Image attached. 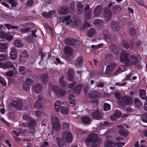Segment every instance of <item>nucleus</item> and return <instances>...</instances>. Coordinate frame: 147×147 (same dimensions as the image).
Returning a JSON list of instances; mask_svg holds the SVG:
<instances>
[{"label":"nucleus","instance_id":"10","mask_svg":"<svg viewBox=\"0 0 147 147\" xmlns=\"http://www.w3.org/2000/svg\"><path fill=\"white\" fill-rule=\"evenodd\" d=\"M78 42L77 39H74L71 38H66L65 41V44L70 46H74L77 44Z\"/></svg>","mask_w":147,"mask_h":147},{"label":"nucleus","instance_id":"32","mask_svg":"<svg viewBox=\"0 0 147 147\" xmlns=\"http://www.w3.org/2000/svg\"><path fill=\"white\" fill-rule=\"evenodd\" d=\"M105 147H116L115 143L111 141H106L104 144Z\"/></svg>","mask_w":147,"mask_h":147},{"label":"nucleus","instance_id":"1","mask_svg":"<svg viewBox=\"0 0 147 147\" xmlns=\"http://www.w3.org/2000/svg\"><path fill=\"white\" fill-rule=\"evenodd\" d=\"M121 62H125L127 66L136 65L138 61L137 57L134 55H131L129 57V54L124 51H122L120 56Z\"/></svg>","mask_w":147,"mask_h":147},{"label":"nucleus","instance_id":"45","mask_svg":"<svg viewBox=\"0 0 147 147\" xmlns=\"http://www.w3.org/2000/svg\"><path fill=\"white\" fill-rule=\"evenodd\" d=\"M60 112L63 114H66L68 112V109L64 107H61Z\"/></svg>","mask_w":147,"mask_h":147},{"label":"nucleus","instance_id":"27","mask_svg":"<svg viewBox=\"0 0 147 147\" xmlns=\"http://www.w3.org/2000/svg\"><path fill=\"white\" fill-rule=\"evenodd\" d=\"M64 76H61V78L59 79V82L60 86L61 87H65L67 86V84L66 82L63 80Z\"/></svg>","mask_w":147,"mask_h":147},{"label":"nucleus","instance_id":"56","mask_svg":"<svg viewBox=\"0 0 147 147\" xmlns=\"http://www.w3.org/2000/svg\"><path fill=\"white\" fill-rule=\"evenodd\" d=\"M23 117L24 119L27 121H30V120H31V119H32L30 117L29 115L26 114L24 115Z\"/></svg>","mask_w":147,"mask_h":147},{"label":"nucleus","instance_id":"26","mask_svg":"<svg viewBox=\"0 0 147 147\" xmlns=\"http://www.w3.org/2000/svg\"><path fill=\"white\" fill-rule=\"evenodd\" d=\"M13 44L16 47L21 48L24 46L22 40L20 39L15 40L13 41Z\"/></svg>","mask_w":147,"mask_h":147},{"label":"nucleus","instance_id":"63","mask_svg":"<svg viewBox=\"0 0 147 147\" xmlns=\"http://www.w3.org/2000/svg\"><path fill=\"white\" fill-rule=\"evenodd\" d=\"M84 92L86 94L89 93L90 91L89 88L87 85L84 86Z\"/></svg>","mask_w":147,"mask_h":147},{"label":"nucleus","instance_id":"47","mask_svg":"<svg viewBox=\"0 0 147 147\" xmlns=\"http://www.w3.org/2000/svg\"><path fill=\"white\" fill-rule=\"evenodd\" d=\"M121 8L120 5H116L114 6L112 8L113 11L115 13V12L121 10Z\"/></svg>","mask_w":147,"mask_h":147},{"label":"nucleus","instance_id":"41","mask_svg":"<svg viewBox=\"0 0 147 147\" xmlns=\"http://www.w3.org/2000/svg\"><path fill=\"white\" fill-rule=\"evenodd\" d=\"M5 26L8 30L10 29H18V26H11V25L9 24H4Z\"/></svg>","mask_w":147,"mask_h":147},{"label":"nucleus","instance_id":"61","mask_svg":"<svg viewBox=\"0 0 147 147\" xmlns=\"http://www.w3.org/2000/svg\"><path fill=\"white\" fill-rule=\"evenodd\" d=\"M9 58L10 59L12 60L15 59L17 57V54L10 53Z\"/></svg>","mask_w":147,"mask_h":147},{"label":"nucleus","instance_id":"22","mask_svg":"<svg viewBox=\"0 0 147 147\" xmlns=\"http://www.w3.org/2000/svg\"><path fill=\"white\" fill-rule=\"evenodd\" d=\"M122 101L125 105H129L132 103L131 99L127 96H124L121 98Z\"/></svg>","mask_w":147,"mask_h":147},{"label":"nucleus","instance_id":"50","mask_svg":"<svg viewBox=\"0 0 147 147\" xmlns=\"http://www.w3.org/2000/svg\"><path fill=\"white\" fill-rule=\"evenodd\" d=\"M103 23V21L99 19L95 20L94 21V24L95 25H98Z\"/></svg>","mask_w":147,"mask_h":147},{"label":"nucleus","instance_id":"28","mask_svg":"<svg viewBox=\"0 0 147 147\" xmlns=\"http://www.w3.org/2000/svg\"><path fill=\"white\" fill-rule=\"evenodd\" d=\"M82 88V85L80 84H77L74 89V91L76 94H79Z\"/></svg>","mask_w":147,"mask_h":147},{"label":"nucleus","instance_id":"36","mask_svg":"<svg viewBox=\"0 0 147 147\" xmlns=\"http://www.w3.org/2000/svg\"><path fill=\"white\" fill-rule=\"evenodd\" d=\"M119 132L122 136L125 137H127L129 134V131L125 129H120Z\"/></svg>","mask_w":147,"mask_h":147},{"label":"nucleus","instance_id":"64","mask_svg":"<svg viewBox=\"0 0 147 147\" xmlns=\"http://www.w3.org/2000/svg\"><path fill=\"white\" fill-rule=\"evenodd\" d=\"M25 82L27 83L28 84L31 85V84L33 83V80L30 78H28L26 80Z\"/></svg>","mask_w":147,"mask_h":147},{"label":"nucleus","instance_id":"24","mask_svg":"<svg viewBox=\"0 0 147 147\" xmlns=\"http://www.w3.org/2000/svg\"><path fill=\"white\" fill-rule=\"evenodd\" d=\"M70 18V16H63L60 18V22L65 23L66 25H68L69 24V22L71 21Z\"/></svg>","mask_w":147,"mask_h":147},{"label":"nucleus","instance_id":"44","mask_svg":"<svg viewBox=\"0 0 147 147\" xmlns=\"http://www.w3.org/2000/svg\"><path fill=\"white\" fill-rule=\"evenodd\" d=\"M121 45L122 47L126 49H128L129 47V45L127 42L125 40L122 41Z\"/></svg>","mask_w":147,"mask_h":147},{"label":"nucleus","instance_id":"35","mask_svg":"<svg viewBox=\"0 0 147 147\" xmlns=\"http://www.w3.org/2000/svg\"><path fill=\"white\" fill-rule=\"evenodd\" d=\"M36 123L35 121L33 119H31V120L29 121L28 124V127L29 128L31 129H35V126L36 125Z\"/></svg>","mask_w":147,"mask_h":147},{"label":"nucleus","instance_id":"12","mask_svg":"<svg viewBox=\"0 0 147 147\" xmlns=\"http://www.w3.org/2000/svg\"><path fill=\"white\" fill-rule=\"evenodd\" d=\"M43 89V85L41 83L36 84L33 86L32 88L33 91L36 93L40 92Z\"/></svg>","mask_w":147,"mask_h":147},{"label":"nucleus","instance_id":"43","mask_svg":"<svg viewBox=\"0 0 147 147\" xmlns=\"http://www.w3.org/2000/svg\"><path fill=\"white\" fill-rule=\"evenodd\" d=\"M42 104L39 101H36L34 104V107L38 109H39L42 108Z\"/></svg>","mask_w":147,"mask_h":147},{"label":"nucleus","instance_id":"39","mask_svg":"<svg viewBox=\"0 0 147 147\" xmlns=\"http://www.w3.org/2000/svg\"><path fill=\"white\" fill-rule=\"evenodd\" d=\"M80 22V19L79 18H77L75 19L73 23V26L77 28Z\"/></svg>","mask_w":147,"mask_h":147},{"label":"nucleus","instance_id":"51","mask_svg":"<svg viewBox=\"0 0 147 147\" xmlns=\"http://www.w3.org/2000/svg\"><path fill=\"white\" fill-rule=\"evenodd\" d=\"M117 127L118 128H120L121 129H123V128H130L129 126L127 125L126 124H120L117 125Z\"/></svg>","mask_w":147,"mask_h":147},{"label":"nucleus","instance_id":"14","mask_svg":"<svg viewBox=\"0 0 147 147\" xmlns=\"http://www.w3.org/2000/svg\"><path fill=\"white\" fill-rule=\"evenodd\" d=\"M0 67L4 69L6 68H13L15 69V67L13 64L11 62L9 61H7L5 63L3 64L2 63H0Z\"/></svg>","mask_w":147,"mask_h":147},{"label":"nucleus","instance_id":"21","mask_svg":"<svg viewBox=\"0 0 147 147\" xmlns=\"http://www.w3.org/2000/svg\"><path fill=\"white\" fill-rule=\"evenodd\" d=\"M110 48L115 54L118 55L119 53V49L115 44L113 43L111 44Z\"/></svg>","mask_w":147,"mask_h":147},{"label":"nucleus","instance_id":"53","mask_svg":"<svg viewBox=\"0 0 147 147\" xmlns=\"http://www.w3.org/2000/svg\"><path fill=\"white\" fill-rule=\"evenodd\" d=\"M113 55L110 53L107 54L106 55V59L109 61L112 60L113 58Z\"/></svg>","mask_w":147,"mask_h":147},{"label":"nucleus","instance_id":"52","mask_svg":"<svg viewBox=\"0 0 147 147\" xmlns=\"http://www.w3.org/2000/svg\"><path fill=\"white\" fill-rule=\"evenodd\" d=\"M141 119L143 122L147 123V113H144L142 115Z\"/></svg>","mask_w":147,"mask_h":147},{"label":"nucleus","instance_id":"17","mask_svg":"<svg viewBox=\"0 0 147 147\" xmlns=\"http://www.w3.org/2000/svg\"><path fill=\"white\" fill-rule=\"evenodd\" d=\"M18 71L22 75L26 76L28 74L30 71L28 69H26L24 66H20L18 69Z\"/></svg>","mask_w":147,"mask_h":147},{"label":"nucleus","instance_id":"34","mask_svg":"<svg viewBox=\"0 0 147 147\" xmlns=\"http://www.w3.org/2000/svg\"><path fill=\"white\" fill-rule=\"evenodd\" d=\"M7 49V45L5 43H0V52H1L5 51Z\"/></svg>","mask_w":147,"mask_h":147},{"label":"nucleus","instance_id":"60","mask_svg":"<svg viewBox=\"0 0 147 147\" xmlns=\"http://www.w3.org/2000/svg\"><path fill=\"white\" fill-rule=\"evenodd\" d=\"M7 58V56L3 54H0V61H4L6 60Z\"/></svg>","mask_w":147,"mask_h":147},{"label":"nucleus","instance_id":"6","mask_svg":"<svg viewBox=\"0 0 147 147\" xmlns=\"http://www.w3.org/2000/svg\"><path fill=\"white\" fill-rule=\"evenodd\" d=\"M63 138L65 141L69 143H71L73 141L71 133L70 132H65L62 134Z\"/></svg>","mask_w":147,"mask_h":147},{"label":"nucleus","instance_id":"18","mask_svg":"<svg viewBox=\"0 0 147 147\" xmlns=\"http://www.w3.org/2000/svg\"><path fill=\"white\" fill-rule=\"evenodd\" d=\"M57 143L59 147H66L65 142L61 138L57 137L55 138Z\"/></svg>","mask_w":147,"mask_h":147},{"label":"nucleus","instance_id":"49","mask_svg":"<svg viewBox=\"0 0 147 147\" xmlns=\"http://www.w3.org/2000/svg\"><path fill=\"white\" fill-rule=\"evenodd\" d=\"M111 35L109 34H107L106 35H105L104 36V39L108 42H110L111 41Z\"/></svg>","mask_w":147,"mask_h":147},{"label":"nucleus","instance_id":"9","mask_svg":"<svg viewBox=\"0 0 147 147\" xmlns=\"http://www.w3.org/2000/svg\"><path fill=\"white\" fill-rule=\"evenodd\" d=\"M91 116L94 119L100 120L101 119L103 116L99 110H96L91 113Z\"/></svg>","mask_w":147,"mask_h":147},{"label":"nucleus","instance_id":"46","mask_svg":"<svg viewBox=\"0 0 147 147\" xmlns=\"http://www.w3.org/2000/svg\"><path fill=\"white\" fill-rule=\"evenodd\" d=\"M13 36L10 33H7L5 34L4 39L8 41H11L12 40Z\"/></svg>","mask_w":147,"mask_h":147},{"label":"nucleus","instance_id":"7","mask_svg":"<svg viewBox=\"0 0 147 147\" xmlns=\"http://www.w3.org/2000/svg\"><path fill=\"white\" fill-rule=\"evenodd\" d=\"M53 129H60L61 125L58 119L55 116H52L51 118Z\"/></svg>","mask_w":147,"mask_h":147},{"label":"nucleus","instance_id":"33","mask_svg":"<svg viewBox=\"0 0 147 147\" xmlns=\"http://www.w3.org/2000/svg\"><path fill=\"white\" fill-rule=\"evenodd\" d=\"M82 123L85 124H87L90 123V118L88 116H84L81 118Z\"/></svg>","mask_w":147,"mask_h":147},{"label":"nucleus","instance_id":"58","mask_svg":"<svg viewBox=\"0 0 147 147\" xmlns=\"http://www.w3.org/2000/svg\"><path fill=\"white\" fill-rule=\"evenodd\" d=\"M76 81H74L73 82L69 84L68 85V87L70 89L74 90L75 85L76 84Z\"/></svg>","mask_w":147,"mask_h":147},{"label":"nucleus","instance_id":"3","mask_svg":"<svg viewBox=\"0 0 147 147\" xmlns=\"http://www.w3.org/2000/svg\"><path fill=\"white\" fill-rule=\"evenodd\" d=\"M9 106L13 111H20L23 107V102L20 100H14L11 102Z\"/></svg>","mask_w":147,"mask_h":147},{"label":"nucleus","instance_id":"42","mask_svg":"<svg viewBox=\"0 0 147 147\" xmlns=\"http://www.w3.org/2000/svg\"><path fill=\"white\" fill-rule=\"evenodd\" d=\"M31 85L28 84L24 82L22 85V88L23 90L26 91H28L30 88Z\"/></svg>","mask_w":147,"mask_h":147},{"label":"nucleus","instance_id":"16","mask_svg":"<svg viewBox=\"0 0 147 147\" xmlns=\"http://www.w3.org/2000/svg\"><path fill=\"white\" fill-rule=\"evenodd\" d=\"M102 6L100 5H97L93 11V14L94 16L95 17L99 16L102 12Z\"/></svg>","mask_w":147,"mask_h":147},{"label":"nucleus","instance_id":"30","mask_svg":"<svg viewBox=\"0 0 147 147\" xmlns=\"http://www.w3.org/2000/svg\"><path fill=\"white\" fill-rule=\"evenodd\" d=\"M48 74H43L41 76V79L42 82L44 84H47L48 81Z\"/></svg>","mask_w":147,"mask_h":147},{"label":"nucleus","instance_id":"48","mask_svg":"<svg viewBox=\"0 0 147 147\" xmlns=\"http://www.w3.org/2000/svg\"><path fill=\"white\" fill-rule=\"evenodd\" d=\"M7 1L9 4H11L12 7L16 6L17 4V2L15 0H7Z\"/></svg>","mask_w":147,"mask_h":147},{"label":"nucleus","instance_id":"38","mask_svg":"<svg viewBox=\"0 0 147 147\" xmlns=\"http://www.w3.org/2000/svg\"><path fill=\"white\" fill-rule=\"evenodd\" d=\"M134 102L136 105L138 107L142 105V102L139 99L137 98H135Z\"/></svg>","mask_w":147,"mask_h":147},{"label":"nucleus","instance_id":"23","mask_svg":"<svg viewBox=\"0 0 147 147\" xmlns=\"http://www.w3.org/2000/svg\"><path fill=\"white\" fill-rule=\"evenodd\" d=\"M111 27L113 30L117 31L119 28V23L115 21H112L111 23Z\"/></svg>","mask_w":147,"mask_h":147},{"label":"nucleus","instance_id":"54","mask_svg":"<svg viewBox=\"0 0 147 147\" xmlns=\"http://www.w3.org/2000/svg\"><path fill=\"white\" fill-rule=\"evenodd\" d=\"M114 115L117 118H118L121 116L122 113L119 110H117L114 113Z\"/></svg>","mask_w":147,"mask_h":147},{"label":"nucleus","instance_id":"31","mask_svg":"<svg viewBox=\"0 0 147 147\" xmlns=\"http://www.w3.org/2000/svg\"><path fill=\"white\" fill-rule=\"evenodd\" d=\"M139 96L143 100H145L146 96V91L143 89H140L139 91Z\"/></svg>","mask_w":147,"mask_h":147},{"label":"nucleus","instance_id":"29","mask_svg":"<svg viewBox=\"0 0 147 147\" xmlns=\"http://www.w3.org/2000/svg\"><path fill=\"white\" fill-rule=\"evenodd\" d=\"M77 11L78 14L82 13L84 8L83 5L80 3H78L77 5Z\"/></svg>","mask_w":147,"mask_h":147},{"label":"nucleus","instance_id":"2","mask_svg":"<svg viewBox=\"0 0 147 147\" xmlns=\"http://www.w3.org/2000/svg\"><path fill=\"white\" fill-rule=\"evenodd\" d=\"M92 147H99L102 143V140L98 138V135L95 133L89 134L85 140L87 146H89L90 143Z\"/></svg>","mask_w":147,"mask_h":147},{"label":"nucleus","instance_id":"11","mask_svg":"<svg viewBox=\"0 0 147 147\" xmlns=\"http://www.w3.org/2000/svg\"><path fill=\"white\" fill-rule=\"evenodd\" d=\"M116 64L114 63H110L107 66L105 73L106 74H109L113 71L115 67Z\"/></svg>","mask_w":147,"mask_h":147},{"label":"nucleus","instance_id":"25","mask_svg":"<svg viewBox=\"0 0 147 147\" xmlns=\"http://www.w3.org/2000/svg\"><path fill=\"white\" fill-rule=\"evenodd\" d=\"M96 31L93 28H90L88 29L87 32V35L88 37H92L95 36Z\"/></svg>","mask_w":147,"mask_h":147},{"label":"nucleus","instance_id":"62","mask_svg":"<svg viewBox=\"0 0 147 147\" xmlns=\"http://www.w3.org/2000/svg\"><path fill=\"white\" fill-rule=\"evenodd\" d=\"M0 83L3 86H5L6 83L5 79L0 75Z\"/></svg>","mask_w":147,"mask_h":147},{"label":"nucleus","instance_id":"55","mask_svg":"<svg viewBox=\"0 0 147 147\" xmlns=\"http://www.w3.org/2000/svg\"><path fill=\"white\" fill-rule=\"evenodd\" d=\"M33 37L31 34L28 36L26 38L27 40L29 42H33L34 41Z\"/></svg>","mask_w":147,"mask_h":147},{"label":"nucleus","instance_id":"57","mask_svg":"<svg viewBox=\"0 0 147 147\" xmlns=\"http://www.w3.org/2000/svg\"><path fill=\"white\" fill-rule=\"evenodd\" d=\"M103 46V43H101L98 45H92L91 46V47L93 49H98Z\"/></svg>","mask_w":147,"mask_h":147},{"label":"nucleus","instance_id":"20","mask_svg":"<svg viewBox=\"0 0 147 147\" xmlns=\"http://www.w3.org/2000/svg\"><path fill=\"white\" fill-rule=\"evenodd\" d=\"M69 10L68 8L64 7H61L58 11V13L61 15H64L67 14L69 12Z\"/></svg>","mask_w":147,"mask_h":147},{"label":"nucleus","instance_id":"15","mask_svg":"<svg viewBox=\"0 0 147 147\" xmlns=\"http://www.w3.org/2000/svg\"><path fill=\"white\" fill-rule=\"evenodd\" d=\"M64 52L66 57H69L72 56L73 50L71 47L66 46L64 48Z\"/></svg>","mask_w":147,"mask_h":147},{"label":"nucleus","instance_id":"8","mask_svg":"<svg viewBox=\"0 0 147 147\" xmlns=\"http://www.w3.org/2000/svg\"><path fill=\"white\" fill-rule=\"evenodd\" d=\"M104 15L105 21H107L110 20L112 15L111 10L108 7H105L104 9Z\"/></svg>","mask_w":147,"mask_h":147},{"label":"nucleus","instance_id":"5","mask_svg":"<svg viewBox=\"0 0 147 147\" xmlns=\"http://www.w3.org/2000/svg\"><path fill=\"white\" fill-rule=\"evenodd\" d=\"M28 57V52L26 50H24L19 56V61L22 63H25L27 61Z\"/></svg>","mask_w":147,"mask_h":147},{"label":"nucleus","instance_id":"59","mask_svg":"<svg viewBox=\"0 0 147 147\" xmlns=\"http://www.w3.org/2000/svg\"><path fill=\"white\" fill-rule=\"evenodd\" d=\"M104 110L107 111L109 110L110 109V105L106 103H105L103 106Z\"/></svg>","mask_w":147,"mask_h":147},{"label":"nucleus","instance_id":"40","mask_svg":"<svg viewBox=\"0 0 147 147\" xmlns=\"http://www.w3.org/2000/svg\"><path fill=\"white\" fill-rule=\"evenodd\" d=\"M88 97L90 98H96L97 97V93L95 91H93L89 93Z\"/></svg>","mask_w":147,"mask_h":147},{"label":"nucleus","instance_id":"19","mask_svg":"<svg viewBox=\"0 0 147 147\" xmlns=\"http://www.w3.org/2000/svg\"><path fill=\"white\" fill-rule=\"evenodd\" d=\"M84 58L82 56H80L78 58L75 62V65L78 68H79L82 66V65L83 62Z\"/></svg>","mask_w":147,"mask_h":147},{"label":"nucleus","instance_id":"37","mask_svg":"<svg viewBox=\"0 0 147 147\" xmlns=\"http://www.w3.org/2000/svg\"><path fill=\"white\" fill-rule=\"evenodd\" d=\"M13 71H10L9 72H6V75L7 76H12L14 75H16L17 74V71L16 69H13Z\"/></svg>","mask_w":147,"mask_h":147},{"label":"nucleus","instance_id":"13","mask_svg":"<svg viewBox=\"0 0 147 147\" xmlns=\"http://www.w3.org/2000/svg\"><path fill=\"white\" fill-rule=\"evenodd\" d=\"M84 11L85 13V16L86 20H89L91 17L92 12V10L90 9V7L88 4H87L86 7L84 8Z\"/></svg>","mask_w":147,"mask_h":147},{"label":"nucleus","instance_id":"4","mask_svg":"<svg viewBox=\"0 0 147 147\" xmlns=\"http://www.w3.org/2000/svg\"><path fill=\"white\" fill-rule=\"evenodd\" d=\"M52 89L53 92L57 96H63L66 93V91L61 88L58 86L54 85L52 86Z\"/></svg>","mask_w":147,"mask_h":147}]
</instances>
